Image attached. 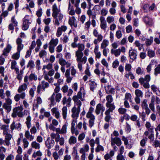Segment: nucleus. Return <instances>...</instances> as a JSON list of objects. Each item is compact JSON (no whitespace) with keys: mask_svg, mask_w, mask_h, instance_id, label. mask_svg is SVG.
<instances>
[{"mask_svg":"<svg viewBox=\"0 0 160 160\" xmlns=\"http://www.w3.org/2000/svg\"><path fill=\"white\" fill-rule=\"evenodd\" d=\"M79 40V38L77 35L74 36L73 42L71 43V46L72 48H78V49L75 52V56L76 57V60L78 62V67L80 72L82 71V64H85L87 61V58L84 56L83 53L82 51L85 48V45L83 44L78 43L77 42Z\"/></svg>","mask_w":160,"mask_h":160,"instance_id":"1","label":"nucleus"},{"mask_svg":"<svg viewBox=\"0 0 160 160\" xmlns=\"http://www.w3.org/2000/svg\"><path fill=\"white\" fill-rule=\"evenodd\" d=\"M24 83L19 86L18 89V92L21 93L16 94L14 97V99L17 102L19 101L20 98L23 99L25 98L26 93L24 91L27 89L28 86L29 84L28 76L26 75L24 77Z\"/></svg>","mask_w":160,"mask_h":160,"instance_id":"2","label":"nucleus"},{"mask_svg":"<svg viewBox=\"0 0 160 160\" xmlns=\"http://www.w3.org/2000/svg\"><path fill=\"white\" fill-rule=\"evenodd\" d=\"M52 16L54 18V24L57 26L59 25L60 22H62L63 16L60 12V10L58 9L56 3H54L52 7Z\"/></svg>","mask_w":160,"mask_h":160,"instance_id":"3","label":"nucleus"},{"mask_svg":"<svg viewBox=\"0 0 160 160\" xmlns=\"http://www.w3.org/2000/svg\"><path fill=\"white\" fill-rule=\"evenodd\" d=\"M24 136L25 138H24L22 140V147L24 149H25L28 147L29 144L27 139L30 141H32L34 139L35 136L30 134L29 131L27 130L25 131Z\"/></svg>","mask_w":160,"mask_h":160,"instance_id":"4","label":"nucleus"},{"mask_svg":"<svg viewBox=\"0 0 160 160\" xmlns=\"http://www.w3.org/2000/svg\"><path fill=\"white\" fill-rule=\"evenodd\" d=\"M23 109L22 106H20L14 108L12 110L11 116L13 118H16L18 116L19 118H22L23 116L22 112Z\"/></svg>","mask_w":160,"mask_h":160,"instance_id":"5","label":"nucleus"},{"mask_svg":"<svg viewBox=\"0 0 160 160\" xmlns=\"http://www.w3.org/2000/svg\"><path fill=\"white\" fill-rule=\"evenodd\" d=\"M58 39L57 38L54 39L52 38L49 43L48 49L49 52L52 53H54L55 51V47L57 46L58 43Z\"/></svg>","mask_w":160,"mask_h":160,"instance_id":"6","label":"nucleus"},{"mask_svg":"<svg viewBox=\"0 0 160 160\" xmlns=\"http://www.w3.org/2000/svg\"><path fill=\"white\" fill-rule=\"evenodd\" d=\"M92 33L94 37L97 38L94 39L93 41V42L94 44H97L102 40L103 39L102 35L100 34L96 29L93 30Z\"/></svg>","mask_w":160,"mask_h":160,"instance_id":"7","label":"nucleus"},{"mask_svg":"<svg viewBox=\"0 0 160 160\" xmlns=\"http://www.w3.org/2000/svg\"><path fill=\"white\" fill-rule=\"evenodd\" d=\"M106 100L107 102L106 104V107L109 109H115V107L114 103H112L113 101V98L111 95H108L106 96Z\"/></svg>","mask_w":160,"mask_h":160,"instance_id":"8","label":"nucleus"},{"mask_svg":"<svg viewBox=\"0 0 160 160\" xmlns=\"http://www.w3.org/2000/svg\"><path fill=\"white\" fill-rule=\"evenodd\" d=\"M49 86V84L48 82L43 80L41 83H39L37 87V92L38 93L40 92L41 91H45L46 88H48Z\"/></svg>","mask_w":160,"mask_h":160,"instance_id":"9","label":"nucleus"},{"mask_svg":"<svg viewBox=\"0 0 160 160\" xmlns=\"http://www.w3.org/2000/svg\"><path fill=\"white\" fill-rule=\"evenodd\" d=\"M30 18L28 15H26L22 19L23 24L22 27V29L24 30H26L29 28V25L31 23L30 22Z\"/></svg>","mask_w":160,"mask_h":160,"instance_id":"10","label":"nucleus"},{"mask_svg":"<svg viewBox=\"0 0 160 160\" xmlns=\"http://www.w3.org/2000/svg\"><path fill=\"white\" fill-rule=\"evenodd\" d=\"M105 110V108L103 104L101 103H99L96 106L95 112L97 115H99L100 113L102 115Z\"/></svg>","mask_w":160,"mask_h":160,"instance_id":"11","label":"nucleus"},{"mask_svg":"<svg viewBox=\"0 0 160 160\" xmlns=\"http://www.w3.org/2000/svg\"><path fill=\"white\" fill-rule=\"evenodd\" d=\"M55 143L54 140L48 137L46 140L45 141V145L47 148L48 149H50L53 147L55 144Z\"/></svg>","mask_w":160,"mask_h":160,"instance_id":"12","label":"nucleus"},{"mask_svg":"<svg viewBox=\"0 0 160 160\" xmlns=\"http://www.w3.org/2000/svg\"><path fill=\"white\" fill-rule=\"evenodd\" d=\"M88 83L90 90L93 92H94V90L98 87V84L97 82L95 79H92L88 81Z\"/></svg>","mask_w":160,"mask_h":160,"instance_id":"13","label":"nucleus"},{"mask_svg":"<svg viewBox=\"0 0 160 160\" xmlns=\"http://www.w3.org/2000/svg\"><path fill=\"white\" fill-rule=\"evenodd\" d=\"M22 128V125L19 122H17L13 121L10 125V129L12 131L14 129H16L18 131L20 130Z\"/></svg>","mask_w":160,"mask_h":160,"instance_id":"14","label":"nucleus"},{"mask_svg":"<svg viewBox=\"0 0 160 160\" xmlns=\"http://www.w3.org/2000/svg\"><path fill=\"white\" fill-rule=\"evenodd\" d=\"M111 144L112 146H114L116 144L117 146H120L122 144V142L118 137H111Z\"/></svg>","mask_w":160,"mask_h":160,"instance_id":"15","label":"nucleus"},{"mask_svg":"<svg viewBox=\"0 0 160 160\" xmlns=\"http://www.w3.org/2000/svg\"><path fill=\"white\" fill-rule=\"evenodd\" d=\"M147 102L148 101L147 99H144L142 102L141 107L142 109L145 110L147 115L148 116L150 114L151 110L148 107V104L147 103Z\"/></svg>","mask_w":160,"mask_h":160,"instance_id":"16","label":"nucleus"},{"mask_svg":"<svg viewBox=\"0 0 160 160\" xmlns=\"http://www.w3.org/2000/svg\"><path fill=\"white\" fill-rule=\"evenodd\" d=\"M71 101L72 99L70 97H68L67 98L65 96L62 98L61 102L63 105H66L65 106L69 107L71 105Z\"/></svg>","mask_w":160,"mask_h":160,"instance_id":"17","label":"nucleus"},{"mask_svg":"<svg viewBox=\"0 0 160 160\" xmlns=\"http://www.w3.org/2000/svg\"><path fill=\"white\" fill-rule=\"evenodd\" d=\"M68 23L71 27L76 28L78 26L77 20L74 16L69 17Z\"/></svg>","mask_w":160,"mask_h":160,"instance_id":"18","label":"nucleus"},{"mask_svg":"<svg viewBox=\"0 0 160 160\" xmlns=\"http://www.w3.org/2000/svg\"><path fill=\"white\" fill-rule=\"evenodd\" d=\"M67 29V27L65 25H62L59 27L56 32V36L58 37H60L62 34L63 32H65Z\"/></svg>","mask_w":160,"mask_h":160,"instance_id":"19","label":"nucleus"},{"mask_svg":"<svg viewBox=\"0 0 160 160\" xmlns=\"http://www.w3.org/2000/svg\"><path fill=\"white\" fill-rule=\"evenodd\" d=\"M80 109L77 108L76 106H74L72 109L71 111L72 113V116L74 119H77L78 117L79 114Z\"/></svg>","mask_w":160,"mask_h":160,"instance_id":"20","label":"nucleus"},{"mask_svg":"<svg viewBox=\"0 0 160 160\" xmlns=\"http://www.w3.org/2000/svg\"><path fill=\"white\" fill-rule=\"evenodd\" d=\"M129 55L130 58L133 60H135L137 58V51L135 49L131 48L129 51Z\"/></svg>","mask_w":160,"mask_h":160,"instance_id":"21","label":"nucleus"},{"mask_svg":"<svg viewBox=\"0 0 160 160\" xmlns=\"http://www.w3.org/2000/svg\"><path fill=\"white\" fill-rule=\"evenodd\" d=\"M100 28L104 30H106L107 28V24L105 18L103 16H101L100 18Z\"/></svg>","mask_w":160,"mask_h":160,"instance_id":"22","label":"nucleus"},{"mask_svg":"<svg viewBox=\"0 0 160 160\" xmlns=\"http://www.w3.org/2000/svg\"><path fill=\"white\" fill-rule=\"evenodd\" d=\"M95 47L94 49V53L95 55L96 59H99L101 57V53L99 50V46L98 44H94Z\"/></svg>","mask_w":160,"mask_h":160,"instance_id":"23","label":"nucleus"},{"mask_svg":"<svg viewBox=\"0 0 160 160\" xmlns=\"http://www.w3.org/2000/svg\"><path fill=\"white\" fill-rule=\"evenodd\" d=\"M114 109H107L105 112V114L106 115L104 120L106 122H109L111 118V117L110 115V113L111 112H112L113 110Z\"/></svg>","mask_w":160,"mask_h":160,"instance_id":"24","label":"nucleus"},{"mask_svg":"<svg viewBox=\"0 0 160 160\" xmlns=\"http://www.w3.org/2000/svg\"><path fill=\"white\" fill-rule=\"evenodd\" d=\"M22 40L20 38H18L16 40V43L17 45V50L20 52L23 48V45L22 44Z\"/></svg>","mask_w":160,"mask_h":160,"instance_id":"25","label":"nucleus"},{"mask_svg":"<svg viewBox=\"0 0 160 160\" xmlns=\"http://www.w3.org/2000/svg\"><path fill=\"white\" fill-rule=\"evenodd\" d=\"M52 114L54 115L55 117L58 119L60 118V113L58 109L56 108H53L51 110Z\"/></svg>","mask_w":160,"mask_h":160,"instance_id":"26","label":"nucleus"},{"mask_svg":"<svg viewBox=\"0 0 160 160\" xmlns=\"http://www.w3.org/2000/svg\"><path fill=\"white\" fill-rule=\"evenodd\" d=\"M151 79L150 75H146L144 78H139L138 80L139 83L142 85L143 83V82H149Z\"/></svg>","mask_w":160,"mask_h":160,"instance_id":"27","label":"nucleus"},{"mask_svg":"<svg viewBox=\"0 0 160 160\" xmlns=\"http://www.w3.org/2000/svg\"><path fill=\"white\" fill-rule=\"evenodd\" d=\"M65 76L67 78L66 82H67L68 83H70L73 78V77L70 76V70L69 69L66 70L65 73Z\"/></svg>","mask_w":160,"mask_h":160,"instance_id":"28","label":"nucleus"},{"mask_svg":"<svg viewBox=\"0 0 160 160\" xmlns=\"http://www.w3.org/2000/svg\"><path fill=\"white\" fill-rule=\"evenodd\" d=\"M58 62L62 66L66 65L67 68L69 67L71 65L70 63L66 61L63 58L59 59L58 60Z\"/></svg>","mask_w":160,"mask_h":160,"instance_id":"29","label":"nucleus"},{"mask_svg":"<svg viewBox=\"0 0 160 160\" xmlns=\"http://www.w3.org/2000/svg\"><path fill=\"white\" fill-rule=\"evenodd\" d=\"M104 88L107 93L114 94L115 89L114 88H112L111 85H108L107 86H105Z\"/></svg>","mask_w":160,"mask_h":160,"instance_id":"30","label":"nucleus"},{"mask_svg":"<svg viewBox=\"0 0 160 160\" xmlns=\"http://www.w3.org/2000/svg\"><path fill=\"white\" fill-rule=\"evenodd\" d=\"M83 89V87H82L80 89V91L78 92L77 95L74 96L72 98L76 99H80L82 101H83L84 99L82 98V94L81 93Z\"/></svg>","mask_w":160,"mask_h":160,"instance_id":"31","label":"nucleus"},{"mask_svg":"<svg viewBox=\"0 0 160 160\" xmlns=\"http://www.w3.org/2000/svg\"><path fill=\"white\" fill-rule=\"evenodd\" d=\"M55 93H53L51 96L48 99L50 101L49 105L51 107L52 106H54L56 104V101L55 100Z\"/></svg>","mask_w":160,"mask_h":160,"instance_id":"32","label":"nucleus"},{"mask_svg":"<svg viewBox=\"0 0 160 160\" xmlns=\"http://www.w3.org/2000/svg\"><path fill=\"white\" fill-rule=\"evenodd\" d=\"M111 53L112 54H113L116 57H118L121 54L120 48L114 49H112L111 50Z\"/></svg>","mask_w":160,"mask_h":160,"instance_id":"33","label":"nucleus"},{"mask_svg":"<svg viewBox=\"0 0 160 160\" xmlns=\"http://www.w3.org/2000/svg\"><path fill=\"white\" fill-rule=\"evenodd\" d=\"M32 148L36 149H39L40 148V144L36 141H32L31 144Z\"/></svg>","mask_w":160,"mask_h":160,"instance_id":"34","label":"nucleus"},{"mask_svg":"<svg viewBox=\"0 0 160 160\" xmlns=\"http://www.w3.org/2000/svg\"><path fill=\"white\" fill-rule=\"evenodd\" d=\"M109 42L108 40L104 39L101 44L100 48L101 49L107 48V47L108 45Z\"/></svg>","mask_w":160,"mask_h":160,"instance_id":"35","label":"nucleus"},{"mask_svg":"<svg viewBox=\"0 0 160 160\" xmlns=\"http://www.w3.org/2000/svg\"><path fill=\"white\" fill-rule=\"evenodd\" d=\"M62 111L63 118L65 120H66L68 111L67 106H63L62 109Z\"/></svg>","mask_w":160,"mask_h":160,"instance_id":"36","label":"nucleus"},{"mask_svg":"<svg viewBox=\"0 0 160 160\" xmlns=\"http://www.w3.org/2000/svg\"><path fill=\"white\" fill-rule=\"evenodd\" d=\"M89 146L88 144H86L83 148H81L80 150V153H81L85 154V152L88 151Z\"/></svg>","mask_w":160,"mask_h":160,"instance_id":"37","label":"nucleus"},{"mask_svg":"<svg viewBox=\"0 0 160 160\" xmlns=\"http://www.w3.org/2000/svg\"><path fill=\"white\" fill-rule=\"evenodd\" d=\"M26 121L25 123L26 124L27 128L28 129H29L31 128V117L29 115L26 118Z\"/></svg>","mask_w":160,"mask_h":160,"instance_id":"38","label":"nucleus"},{"mask_svg":"<svg viewBox=\"0 0 160 160\" xmlns=\"http://www.w3.org/2000/svg\"><path fill=\"white\" fill-rule=\"evenodd\" d=\"M11 49V45L10 44L8 45L6 48H4L3 51L2 55L7 56V54L9 52Z\"/></svg>","mask_w":160,"mask_h":160,"instance_id":"39","label":"nucleus"},{"mask_svg":"<svg viewBox=\"0 0 160 160\" xmlns=\"http://www.w3.org/2000/svg\"><path fill=\"white\" fill-rule=\"evenodd\" d=\"M143 20L146 25H148L149 26H152V25L151 19L148 16H145L143 18Z\"/></svg>","mask_w":160,"mask_h":160,"instance_id":"40","label":"nucleus"},{"mask_svg":"<svg viewBox=\"0 0 160 160\" xmlns=\"http://www.w3.org/2000/svg\"><path fill=\"white\" fill-rule=\"evenodd\" d=\"M72 100L74 102V106H77V108L80 109V107L82 105V102L80 100L78 99L74 98H72Z\"/></svg>","mask_w":160,"mask_h":160,"instance_id":"41","label":"nucleus"},{"mask_svg":"<svg viewBox=\"0 0 160 160\" xmlns=\"http://www.w3.org/2000/svg\"><path fill=\"white\" fill-rule=\"evenodd\" d=\"M10 142L7 141L5 139V140H3L2 138H0V145H3L4 146H8L10 145Z\"/></svg>","mask_w":160,"mask_h":160,"instance_id":"42","label":"nucleus"},{"mask_svg":"<svg viewBox=\"0 0 160 160\" xmlns=\"http://www.w3.org/2000/svg\"><path fill=\"white\" fill-rule=\"evenodd\" d=\"M77 138L75 137L72 136L70 137L68 140V142L70 144L72 145L75 144L77 142Z\"/></svg>","mask_w":160,"mask_h":160,"instance_id":"43","label":"nucleus"},{"mask_svg":"<svg viewBox=\"0 0 160 160\" xmlns=\"http://www.w3.org/2000/svg\"><path fill=\"white\" fill-rule=\"evenodd\" d=\"M23 73V71L22 70H20V73H17L16 78L20 82L22 80V75Z\"/></svg>","mask_w":160,"mask_h":160,"instance_id":"44","label":"nucleus"},{"mask_svg":"<svg viewBox=\"0 0 160 160\" xmlns=\"http://www.w3.org/2000/svg\"><path fill=\"white\" fill-rule=\"evenodd\" d=\"M9 126L8 125H2L1 129L3 130V134H5L6 133L8 132L9 131Z\"/></svg>","mask_w":160,"mask_h":160,"instance_id":"45","label":"nucleus"},{"mask_svg":"<svg viewBox=\"0 0 160 160\" xmlns=\"http://www.w3.org/2000/svg\"><path fill=\"white\" fill-rule=\"evenodd\" d=\"M3 108L6 110V112L8 113L10 112L12 109L11 105H9L7 104L6 103H4L2 105Z\"/></svg>","mask_w":160,"mask_h":160,"instance_id":"46","label":"nucleus"},{"mask_svg":"<svg viewBox=\"0 0 160 160\" xmlns=\"http://www.w3.org/2000/svg\"><path fill=\"white\" fill-rule=\"evenodd\" d=\"M145 44L146 46H148L150 45L153 41V38L152 37H150L149 38L146 39Z\"/></svg>","mask_w":160,"mask_h":160,"instance_id":"47","label":"nucleus"},{"mask_svg":"<svg viewBox=\"0 0 160 160\" xmlns=\"http://www.w3.org/2000/svg\"><path fill=\"white\" fill-rule=\"evenodd\" d=\"M145 126L149 131H152L153 130L154 127L152 126L150 123L149 122H147L145 124Z\"/></svg>","mask_w":160,"mask_h":160,"instance_id":"48","label":"nucleus"},{"mask_svg":"<svg viewBox=\"0 0 160 160\" xmlns=\"http://www.w3.org/2000/svg\"><path fill=\"white\" fill-rule=\"evenodd\" d=\"M91 25V22L90 19H89L88 21H87L84 23V28L87 30H88L90 28Z\"/></svg>","mask_w":160,"mask_h":160,"instance_id":"49","label":"nucleus"},{"mask_svg":"<svg viewBox=\"0 0 160 160\" xmlns=\"http://www.w3.org/2000/svg\"><path fill=\"white\" fill-rule=\"evenodd\" d=\"M146 112H144V111L139 113V117L141 118L143 122H145L146 120Z\"/></svg>","mask_w":160,"mask_h":160,"instance_id":"50","label":"nucleus"},{"mask_svg":"<svg viewBox=\"0 0 160 160\" xmlns=\"http://www.w3.org/2000/svg\"><path fill=\"white\" fill-rule=\"evenodd\" d=\"M95 151L96 152H103L104 151V148L100 144H98V145L97 147L95 148Z\"/></svg>","mask_w":160,"mask_h":160,"instance_id":"51","label":"nucleus"},{"mask_svg":"<svg viewBox=\"0 0 160 160\" xmlns=\"http://www.w3.org/2000/svg\"><path fill=\"white\" fill-rule=\"evenodd\" d=\"M37 79V76L33 73H31L28 77V80L30 81H32L33 80L36 81Z\"/></svg>","mask_w":160,"mask_h":160,"instance_id":"52","label":"nucleus"},{"mask_svg":"<svg viewBox=\"0 0 160 160\" xmlns=\"http://www.w3.org/2000/svg\"><path fill=\"white\" fill-rule=\"evenodd\" d=\"M106 20L108 24L114 23L115 22L114 18L112 16H108L106 18Z\"/></svg>","mask_w":160,"mask_h":160,"instance_id":"53","label":"nucleus"},{"mask_svg":"<svg viewBox=\"0 0 160 160\" xmlns=\"http://www.w3.org/2000/svg\"><path fill=\"white\" fill-rule=\"evenodd\" d=\"M124 100H128L130 102H132V96L130 93H126L125 94V97L124 98Z\"/></svg>","mask_w":160,"mask_h":160,"instance_id":"54","label":"nucleus"},{"mask_svg":"<svg viewBox=\"0 0 160 160\" xmlns=\"http://www.w3.org/2000/svg\"><path fill=\"white\" fill-rule=\"evenodd\" d=\"M35 66L34 62L32 60L29 61L27 66V68H30V69L33 68Z\"/></svg>","mask_w":160,"mask_h":160,"instance_id":"55","label":"nucleus"},{"mask_svg":"<svg viewBox=\"0 0 160 160\" xmlns=\"http://www.w3.org/2000/svg\"><path fill=\"white\" fill-rule=\"evenodd\" d=\"M136 96L142 98L143 96V92L139 89H136L135 91Z\"/></svg>","mask_w":160,"mask_h":160,"instance_id":"56","label":"nucleus"},{"mask_svg":"<svg viewBox=\"0 0 160 160\" xmlns=\"http://www.w3.org/2000/svg\"><path fill=\"white\" fill-rule=\"evenodd\" d=\"M70 2H69L68 9L69 10L71 8V10L69 12L68 14L71 15H74L75 14V11L72 8Z\"/></svg>","mask_w":160,"mask_h":160,"instance_id":"57","label":"nucleus"},{"mask_svg":"<svg viewBox=\"0 0 160 160\" xmlns=\"http://www.w3.org/2000/svg\"><path fill=\"white\" fill-rule=\"evenodd\" d=\"M20 52L17 51L16 53L12 55V58L16 60H18L20 57Z\"/></svg>","mask_w":160,"mask_h":160,"instance_id":"58","label":"nucleus"},{"mask_svg":"<svg viewBox=\"0 0 160 160\" xmlns=\"http://www.w3.org/2000/svg\"><path fill=\"white\" fill-rule=\"evenodd\" d=\"M49 76L47 74H45L44 76V78L45 80L48 81L49 83H52L53 82V79L52 77L49 78Z\"/></svg>","mask_w":160,"mask_h":160,"instance_id":"59","label":"nucleus"},{"mask_svg":"<svg viewBox=\"0 0 160 160\" xmlns=\"http://www.w3.org/2000/svg\"><path fill=\"white\" fill-rule=\"evenodd\" d=\"M159 73H160V64H158L155 68L154 72V74L156 76Z\"/></svg>","mask_w":160,"mask_h":160,"instance_id":"60","label":"nucleus"},{"mask_svg":"<svg viewBox=\"0 0 160 160\" xmlns=\"http://www.w3.org/2000/svg\"><path fill=\"white\" fill-rule=\"evenodd\" d=\"M148 55L150 58L154 57L155 55L154 51L151 49H149L148 51Z\"/></svg>","mask_w":160,"mask_h":160,"instance_id":"61","label":"nucleus"},{"mask_svg":"<svg viewBox=\"0 0 160 160\" xmlns=\"http://www.w3.org/2000/svg\"><path fill=\"white\" fill-rule=\"evenodd\" d=\"M79 3H78V4H77L76 2L75 3V6L76 7L75 12H76L78 14H80L81 12V9L78 7Z\"/></svg>","mask_w":160,"mask_h":160,"instance_id":"62","label":"nucleus"},{"mask_svg":"<svg viewBox=\"0 0 160 160\" xmlns=\"http://www.w3.org/2000/svg\"><path fill=\"white\" fill-rule=\"evenodd\" d=\"M150 134H149L148 138L151 142H152L154 140V133L153 130L152 131H149Z\"/></svg>","mask_w":160,"mask_h":160,"instance_id":"63","label":"nucleus"},{"mask_svg":"<svg viewBox=\"0 0 160 160\" xmlns=\"http://www.w3.org/2000/svg\"><path fill=\"white\" fill-rule=\"evenodd\" d=\"M47 55V52L44 50H41L39 53V56L41 58H43L46 57Z\"/></svg>","mask_w":160,"mask_h":160,"instance_id":"64","label":"nucleus"}]
</instances>
